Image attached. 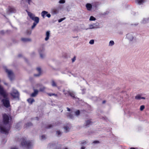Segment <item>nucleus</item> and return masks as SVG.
<instances>
[{
    "label": "nucleus",
    "instance_id": "obj_10",
    "mask_svg": "<svg viewBox=\"0 0 149 149\" xmlns=\"http://www.w3.org/2000/svg\"><path fill=\"white\" fill-rule=\"evenodd\" d=\"M16 12V9L13 8L9 7L7 11V14H9L10 13H15Z\"/></svg>",
    "mask_w": 149,
    "mask_h": 149
},
{
    "label": "nucleus",
    "instance_id": "obj_11",
    "mask_svg": "<svg viewBox=\"0 0 149 149\" xmlns=\"http://www.w3.org/2000/svg\"><path fill=\"white\" fill-rule=\"evenodd\" d=\"M34 92L32 93L31 95V96L32 97H35L38 94V91L37 89H36L35 88H33Z\"/></svg>",
    "mask_w": 149,
    "mask_h": 149
},
{
    "label": "nucleus",
    "instance_id": "obj_41",
    "mask_svg": "<svg viewBox=\"0 0 149 149\" xmlns=\"http://www.w3.org/2000/svg\"><path fill=\"white\" fill-rule=\"evenodd\" d=\"M41 138L43 140L44 139L46 138L45 136V135H42L41 136Z\"/></svg>",
    "mask_w": 149,
    "mask_h": 149
},
{
    "label": "nucleus",
    "instance_id": "obj_25",
    "mask_svg": "<svg viewBox=\"0 0 149 149\" xmlns=\"http://www.w3.org/2000/svg\"><path fill=\"white\" fill-rule=\"evenodd\" d=\"M35 22H34L33 23V25L31 27L32 29H33L36 26L37 24L39 22H37L36 21H34Z\"/></svg>",
    "mask_w": 149,
    "mask_h": 149
},
{
    "label": "nucleus",
    "instance_id": "obj_27",
    "mask_svg": "<svg viewBox=\"0 0 149 149\" xmlns=\"http://www.w3.org/2000/svg\"><path fill=\"white\" fill-rule=\"evenodd\" d=\"M56 134L58 136H59L61 134V132L60 131L57 130L56 131Z\"/></svg>",
    "mask_w": 149,
    "mask_h": 149
},
{
    "label": "nucleus",
    "instance_id": "obj_55",
    "mask_svg": "<svg viewBox=\"0 0 149 149\" xmlns=\"http://www.w3.org/2000/svg\"><path fill=\"white\" fill-rule=\"evenodd\" d=\"M21 55H20V54H19V55H18V56H19V57H21Z\"/></svg>",
    "mask_w": 149,
    "mask_h": 149
},
{
    "label": "nucleus",
    "instance_id": "obj_14",
    "mask_svg": "<svg viewBox=\"0 0 149 149\" xmlns=\"http://www.w3.org/2000/svg\"><path fill=\"white\" fill-rule=\"evenodd\" d=\"M37 70L38 72V73L37 74H34V76L35 77H38L40 76L41 74V69L40 68H37Z\"/></svg>",
    "mask_w": 149,
    "mask_h": 149
},
{
    "label": "nucleus",
    "instance_id": "obj_45",
    "mask_svg": "<svg viewBox=\"0 0 149 149\" xmlns=\"http://www.w3.org/2000/svg\"><path fill=\"white\" fill-rule=\"evenodd\" d=\"M28 0V3L29 4H30V3L31 1V0Z\"/></svg>",
    "mask_w": 149,
    "mask_h": 149
},
{
    "label": "nucleus",
    "instance_id": "obj_38",
    "mask_svg": "<svg viewBox=\"0 0 149 149\" xmlns=\"http://www.w3.org/2000/svg\"><path fill=\"white\" fill-rule=\"evenodd\" d=\"M100 143V142L99 141H94L93 143L94 144H97V143Z\"/></svg>",
    "mask_w": 149,
    "mask_h": 149
},
{
    "label": "nucleus",
    "instance_id": "obj_32",
    "mask_svg": "<svg viewBox=\"0 0 149 149\" xmlns=\"http://www.w3.org/2000/svg\"><path fill=\"white\" fill-rule=\"evenodd\" d=\"M32 125V124L31 123H29L26 124V127H29Z\"/></svg>",
    "mask_w": 149,
    "mask_h": 149
},
{
    "label": "nucleus",
    "instance_id": "obj_53",
    "mask_svg": "<svg viewBox=\"0 0 149 149\" xmlns=\"http://www.w3.org/2000/svg\"><path fill=\"white\" fill-rule=\"evenodd\" d=\"M130 149H135L134 148H130Z\"/></svg>",
    "mask_w": 149,
    "mask_h": 149
},
{
    "label": "nucleus",
    "instance_id": "obj_54",
    "mask_svg": "<svg viewBox=\"0 0 149 149\" xmlns=\"http://www.w3.org/2000/svg\"><path fill=\"white\" fill-rule=\"evenodd\" d=\"M108 14V13H104V14H103V15H104V14Z\"/></svg>",
    "mask_w": 149,
    "mask_h": 149
},
{
    "label": "nucleus",
    "instance_id": "obj_6",
    "mask_svg": "<svg viewBox=\"0 0 149 149\" xmlns=\"http://www.w3.org/2000/svg\"><path fill=\"white\" fill-rule=\"evenodd\" d=\"M5 98V99L3 100L2 101L4 106L6 107H8L10 106L9 100L8 98Z\"/></svg>",
    "mask_w": 149,
    "mask_h": 149
},
{
    "label": "nucleus",
    "instance_id": "obj_8",
    "mask_svg": "<svg viewBox=\"0 0 149 149\" xmlns=\"http://www.w3.org/2000/svg\"><path fill=\"white\" fill-rule=\"evenodd\" d=\"M36 88H40L39 91L40 92H44L46 88V87L45 86L40 84H37L36 86Z\"/></svg>",
    "mask_w": 149,
    "mask_h": 149
},
{
    "label": "nucleus",
    "instance_id": "obj_52",
    "mask_svg": "<svg viewBox=\"0 0 149 149\" xmlns=\"http://www.w3.org/2000/svg\"><path fill=\"white\" fill-rule=\"evenodd\" d=\"M106 102V101L105 100L103 101V104L105 103Z\"/></svg>",
    "mask_w": 149,
    "mask_h": 149
},
{
    "label": "nucleus",
    "instance_id": "obj_7",
    "mask_svg": "<svg viewBox=\"0 0 149 149\" xmlns=\"http://www.w3.org/2000/svg\"><path fill=\"white\" fill-rule=\"evenodd\" d=\"M0 94L4 98L6 97L7 94L3 89V87L0 85Z\"/></svg>",
    "mask_w": 149,
    "mask_h": 149
},
{
    "label": "nucleus",
    "instance_id": "obj_44",
    "mask_svg": "<svg viewBox=\"0 0 149 149\" xmlns=\"http://www.w3.org/2000/svg\"><path fill=\"white\" fill-rule=\"evenodd\" d=\"M87 142L86 141H83V142H82L81 143L82 144H86V143Z\"/></svg>",
    "mask_w": 149,
    "mask_h": 149
},
{
    "label": "nucleus",
    "instance_id": "obj_4",
    "mask_svg": "<svg viewBox=\"0 0 149 149\" xmlns=\"http://www.w3.org/2000/svg\"><path fill=\"white\" fill-rule=\"evenodd\" d=\"M27 11L28 13V15L29 16L31 19L34 21H36L37 22H39V19L38 17H35L34 15L33 14L30 12H29Z\"/></svg>",
    "mask_w": 149,
    "mask_h": 149
},
{
    "label": "nucleus",
    "instance_id": "obj_16",
    "mask_svg": "<svg viewBox=\"0 0 149 149\" xmlns=\"http://www.w3.org/2000/svg\"><path fill=\"white\" fill-rule=\"evenodd\" d=\"M149 22V18H144L142 21L141 23L143 24H146Z\"/></svg>",
    "mask_w": 149,
    "mask_h": 149
},
{
    "label": "nucleus",
    "instance_id": "obj_1",
    "mask_svg": "<svg viewBox=\"0 0 149 149\" xmlns=\"http://www.w3.org/2000/svg\"><path fill=\"white\" fill-rule=\"evenodd\" d=\"M9 118L6 114L3 115V124L0 126V131L2 133L6 134L8 133L9 130L10 125L8 124Z\"/></svg>",
    "mask_w": 149,
    "mask_h": 149
},
{
    "label": "nucleus",
    "instance_id": "obj_19",
    "mask_svg": "<svg viewBox=\"0 0 149 149\" xmlns=\"http://www.w3.org/2000/svg\"><path fill=\"white\" fill-rule=\"evenodd\" d=\"M51 83L52 86L53 87H56L57 86L56 82L53 80H52Z\"/></svg>",
    "mask_w": 149,
    "mask_h": 149
},
{
    "label": "nucleus",
    "instance_id": "obj_15",
    "mask_svg": "<svg viewBox=\"0 0 149 149\" xmlns=\"http://www.w3.org/2000/svg\"><path fill=\"white\" fill-rule=\"evenodd\" d=\"M21 40L22 41L24 42H30L31 41V39L29 38H22L21 39Z\"/></svg>",
    "mask_w": 149,
    "mask_h": 149
},
{
    "label": "nucleus",
    "instance_id": "obj_31",
    "mask_svg": "<svg viewBox=\"0 0 149 149\" xmlns=\"http://www.w3.org/2000/svg\"><path fill=\"white\" fill-rule=\"evenodd\" d=\"M48 95L49 96H51L52 95H54L56 96H57V95L56 94H55V93H49L48 94Z\"/></svg>",
    "mask_w": 149,
    "mask_h": 149
},
{
    "label": "nucleus",
    "instance_id": "obj_51",
    "mask_svg": "<svg viewBox=\"0 0 149 149\" xmlns=\"http://www.w3.org/2000/svg\"><path fill=\"white\" fill-rule=\"evenodd\" d=\"M11 149H17L16 148H12Z\"/></svg>",
    "mask_w": 149,
    "mask_h": 149
},
{
    "label": "nucleus",
    "instance_id": "obj_12",
    "mask_svg": "<svg viewBox=\"0 0 149 149\" xmlns=\"http://www.w3.org/2000/svg\"><path fill=\"white\" fill-rule=\"evenodd\" d=\"M145 1V0H136V2L139 5L143 4Z\"/></svg>",
    "mask_w": 149,
    "mask_h": 149
},
{
    "label": "nucleus",
    "instance_id": "obj_40",
    "mask_svg": "<svg viewBox=\"0 0 149 149\" xmlns=\"http://www.w3.org/2000/svg\"><path fill=\"white\" fill-rule=\"evenodd\" d=\"M53 126L52 125H49L47 126V128H49L51 127H52Z\"/></svg>",
    "mask_w": 149,
    "mask_h": 149
},
{
    "label": "nucleus",
    "instance_id": "obj_13",
    "mask_svg": "<svg viewBox=\"0 0 149 149\" xmlns=\"http://www.w3.org/2000/svg\"><path fill=\"white\" fill-rule=\"evenodd\" d=\"M86 7L88 10H91L92 8V5L89 3H88L86 5Z\"/></svg>",
    "mask_w": 149,
    "mask_h": 149
},
{
    "label": "nucleus",
    "instance_id": "obj_21",
    "mask_svg": "<svg viewBox=\"0 0 149 149\" xmlns=\"http://www.w3.org/2000/svg\"><path fill=\"white\" fill-rule=\"evenodd\" d=\"M29 103L32 104V103L35 101L34 100L33 98H29L27 100Z\"/></svg>",
    "mask_w": 149,
    "mask_h": 149
},
{
    "label": "nucleus",
    "instance_id": "obj_57",
    "mask_svg": "<svg viewBox=\"0 0 149 149\" xmlns=\"http://www.w3.org/2000/svg\"><path fill=\"white\" fill-rule=\"evenodd\" d=\"M65 149H68L67 148H65Z\"/></svg>",
    "mask_w": 149,
    "mask_h": 149
},
{
    "label": "nucleus",
    "instance_id": "obj_23",
    "mask_svg": "<svg viewBox=\"0 0 149 149\" xmlns=\"http://www.w3.org/2000/svg\"><path fill=\"white\" fill-rule=\"evenodd\" d=\"M68 93L69 95L73 98H75L76 97H75V95L74 93L73 92H69Z\"/></svg>",
    "mask_w": 149,
    "mask_h": 149
},
{
    "label": "nucleus",
    "instance_id": "obj_22",
    "mask_svg": "<svg viewBox=\"0 0 149 149\" xmlns=\"http://www.w3.org/2000/svg\"><path fill=\"white\" fill-rule=\"evenodd\" d=\"M92 123V122L89 120H88L86 121L85 126H88V125Z\"/></svg>",
    "mask_w": 149,
    "mask_h": 149
},
{
    "label": "nucleus",
    "instance_id": "obj_39",
    "mask_svg": "<svg viewBox=\"0 0 149 149\" xmlns=\"http://www.w3.org/2000/svg\"><path fill=\"white\" fill-rule=\"evenodd\" d=\"M40 57L42 58H43L44 57V54H41V53L40 54Z\"/></svg>",
    "mask_w": 149,
    "mask_h": 149
},
{
    "label": "nucleus",
    "instance_id": "obj_36",
    "mask_svg": "<svg viewBox=\"0 0 149 149\" xmlns=\"http://www.w3.org/2000/svg\"><path fill=\"white\" fill-rule=\"evenodd\" d=\"M59 3H65V1L64 0H61L59 1Z\"/></svg>",
    "mask_w": 149,
    "mask_h": 149
},
{
    "label": "nucleus",
    "instance_id": "obj_24",
    "mask_svg": "<svg viewBox=\"0 0 149 149\" xmlns=\"http://www.w3.org/2000/svg\"><path fill=\"white\" fill-rule=\"evenodd\" d=\"M114 44V42L113 40H111L109 42V46H112Z\"/></svg>",
    "mask_w": 149,
    "mask_h": 149
},
{
    "label": "nucleus",
    "instance_id": "obj_46",
    "mask_svg": "<svg viewBox=\"0 0 149 149\" xmlns=\"http://www.w3.org/2000/svg\"><path fill=\"white\" fill-rule=\"evenodd\" d=\"M1 34H4V32L3 31H1Z\"/></svg>",
    "mask_w": 149,
    "mask_h": 149
},
{
    "label": "nucleus",
    "instance_id": "obj_17",
    "mask_svg": "<svg viewBox=\"0 0 149 149\" xmlns=\"http://www.w3.org/2000/svg\"><path fill=\"white\" fill-rule=\"evenodd\" d=\"M46 37L45 38V40L46 41L49 38L50 36V32L49 31H47L46 34Z\"/></svg>",
    "mask_w": 149,
    "mask_h": 149
},
{
    "label": "nucleus",
    "instance_id": "obj_28",
    "mask_svg": "<svg viewBox=\"0 0 149 149\" xmlns=\"http://www.w3.org/2000/svg\"><path fill=\"white\" fill-rule=\"evenodd\" d=\"M67 116L70 118H72L73 117L72 115L70 113H68L67 115Z\"/></svg>",
    "mask_w": 149,
    "mask_h": 149
},
{
    "label": "nucleus",
    "instance_id": "obj_26",
    "mask_svg": "<svg viewBox=\"0 0 149 149\" xmlns=\"http://www.w3.org/2000/svg\"><path fill=\"white\" fill-rule=\"evenodd\" d=\"M64 129L65 130V132H69L70 130V128L69 127L67 126H66L64 127Z\"/></svg>",
    "mask_w": 149,
    "mask_h": 149
},
{
    "label": "nucleus",
    "instance_id": "obj_35",
    "mask_svg": "<svg viewBox=\"0 0 149 149\" xmlns=\"http://www.w3.org/2000/svg\"><path fill=\"white\" fill-rule=\"evenodd\" d=\"M80 113V111L79 110H77L75 112V114L76 115H78Z\"/></svg>",
    "mask_w": 149,
    "mask_h": 149
},
{
    "label": "nucleus",
    "instance_id": "obj_48",
    "mask_svg": "<svg viewBox=\"0 0 149 149\" xmlns=\"http://www.w3.org/2000/svg\"><path fill=\"white\" fill-rule=\"evenodd\" d=\"M85 149V147L84 146H82L81 147V149Z\"/></svg>",
    "mask_w": 149,
    "mask_h": 149
},
{
    "label": "nucleus",
    "instance_id": "obj_37",
    "mask_svg": "<svg viewBox=\"0 0 149 149\" xmlns=\"http://www.w3.org/2000/svg\"><path fill=\"white\" fill-rule=\"evenodd\" d=\"M65 19V17H64V18H61L60 19H59L58 20V22H62L63 20Z\"/></svg>",
    "mask_w": 149,
    "mask_h": 149
},
{
    "label": "nucleus",
    "instance_id": "obj_34",
    "mask_svg": "<svg viewBox=\"0 0 149 149\" xmlns=\"http://www.w3.org/2000/svg\"><path fill=\"white\" fill-rule=\"evenodd\" d=\"M94 40H91L89 43L91 44H93L94 43Z\"/></svg>",
    "mask_w": 149,
    "mask_h": 149
},
{
    "label": "nucleus",
    "instance_id": "obj_43",
    "mask_svg": "<svg viewBox=\"0 0 149 149\" xmlns=\"http://www.w3.org/2000/svg\"><path fill=\"white\" fill-rule=\"evenodd\" d=\"M46 16L49 18L50 17H51V15L50 14H47L46 15Z\"/></svg>",
    "mask_w": 149,
    "mask_h": 149
},
{
    "label": "nucleus",
    "instance_id": "obj_49",
    "mask_svg": "<svg viewBox=\"0 0 149 149\" xmlns=\"http://www.w3.org/2000/svg\"><path fill=\"white\" fill-rule=\"evenodd\" d=\"M31 31H29V32H28L27 33L28 34H31Z\"/></svg>",
    "mask_w": 149,
    "mask_h": 149
},
{
    "label": "nucleus",
    "instance_id": "obj_56",
    "mask_svg": "<svg viewBox=\"0 0 149 149\" xmlns=\"http://www.w3.org/2000/svg\"><path fill=\"white\" fill-rule=\"evenodd\" d=\"M4 84H5L6 85H8L7 84V83H4Z\"/></svg>",
    "mask_w": 149,
    "mask_h": 149
},
{
    "label": "nucleus",
    "instance_id": "obj_33",
    "mask_svg": "<svg viewBox=\"0 0 149 149\" xmlns=\"http://www.w3.org/2000/svg\"><path fill=\"white\" fill-rule=\"evenodd\" d=\"M145 108V106L144 105H141L140 106V110L141 111L143 110Z\"/></svg>",
    "mask_w": 149,
    "mask_h": 149
},
{
    "label": "nucleus",
    "instance_id": "obj_9",
    "mask_svg": "<svg viewBox=\"0 0 149 149\" xmlns=\"http://www.w3.org/2000/svg\"><path fill=\"white\" fill-rule=\"evenodd\" d=\"M126 38L130 42H131L134 39V37L132 34L129 33L126 35Z\"/></svg>",
    "mask_w": 149,
    "mask_h": 149
},
{
    "label": "nucleus",
    "instance_id": "obj_30",
    "mask_svg": "<svg viewBox=\"0 0 149 149\" xmlns=\"http://www.w3.org/2000/svg\"><path fill=\"white\" fill-rule=\"evenodd\" d=\"M58 10L55 9H54L52 10V13L54 14H56L58 13Z\"/></svg>",
    "mask_w": 149,
    "mask_h": 149
},
{
    "label": "nucleus",
    "instance_id": "obj_42",
    "mask_svg": "<svg viewBox=\"0 0 149 149\" xmlns=\"http://www.w3.org/2000/svg\"><path fill=\"white\" fill-rule=\"evenodd\" d=\"M76 59L75 57H74V58L72 59V62H73L75 61Z\"/></svg>",
    "mask_w": 149,
    "mask_h": 149
},
{
    "label": "nucleus",
    "instance_id": "obj_3",
    "mask_svg": "<svg viewBox=\"0 0 149 149\" xmlns=\"http://www.w3.org/2000/svg\"><path fill=\"white\" fill-rule=\"evenodd\" d=\"M21 144L23 146L29 148L31 146V143L29 141H27L24 139L22 141Z\"/></svg>",
    "mask_w": 149,
    "mask_h": 149
},
{
    "label": "nucleus",
    "instance_id": "obj_2",
    "mask_svg": "<svg viewBox=\"0 0 149 149\" xmlns=\"http://www.w3.org/2000/svg\"><path fill=\"white\" fill-rule=\"evenodd\" d=\"M5 71L7 73L8 77L11 81L14 79L15 75L12 70L6 69Z\"/></svg>",
    "mask_w": 149,
    "mask_h": 149
},
{
    "label": "nucleus",
    "instance_id": "obj_50",
    "mask_svg": "<svg viewBox=\"0 0 149 149\" xmlns=\"http://www.w3.org/2000/svg\"><path fill=\"white\" fill-rule=\"evenodd\" d=\"M93 26L92 25H90V26L91 27L90 28V29H91L92 28H93V27H93Z\"/></svg>",
    "mask_w": 149,
    "mask_h": 149
},
{
    "label": "nucleus",
    "instance_id": "obj_5",
    "mask_svg": "<svg viewBox=\"0 0 149 149\" xmlns=\"http://www.w3.org/2000/svg\"><path fill=\"white\" fill-rule=\"evenodd\" d=\"M11 95L14 98H18L19 93L17 90L15 89H13V92L11 93Z\"/></svg>",
    "mask_w": 149,
    "mask_h": 149
},
{
    "label": "nucleus",
    "instance_id": "obj_29",
    "mask_svg": "<svg viewBox=\"0 0 149 149\" xmlns=\"http://www.w3.org/2000/svg\"><path fill=\"white\" fill-rule=\"evenodd\" d=\"M95 20L96 18L93 16H91L90 17L89 19L90 21H95Z\"/></svg>",
    "mask_w": 149,
    "mask_h": 149
},
{
    "label": "nucleus",
    "instance_id": "obj_20",
    "mask_svg": "<svg viewBox=\"0 0 149 149\" xmlns=\"http://www.w3.org/2000/svg\"><path fill=\"white\" fill-rule=\"evenodd\" d=\"M48 13V12L45 11H43L41 13V15L43 18H45V15Z\"/></svg>",
    "mask_w": 149,
    "mask_h": 149
},
{
    "label": "nucleus",
    "instance_id": "obj_47",
    "mask_svg": "<svg viewBox=\"0 0 149 149\" xmlns=\"http://www.w3.org/2000/svg\"><path fill=\"white\" fill-rule=\"evenodd\" d=\"M67 110L68 111H70V108H67Z\"/></svg>",
    "mask_w": 149,
    "mask_h": 149
},
{
    "label": "nucleus",
    "instance_id": "obj_18",
    "mask_svg": "<svg viewBox=\"0 0 149 149\" xmlns=\"http://www.w3.org/2000/svg\"><path fill=\"white\" fill-rule=\"evenodd\" d=\"M135 99L136 100H140L141 99H145V98L144 97H141V96L140 95H136L135 97Z\"/></svg>",
    "mask_w": 149,
    "mask_h": 149
}]
</instances>
